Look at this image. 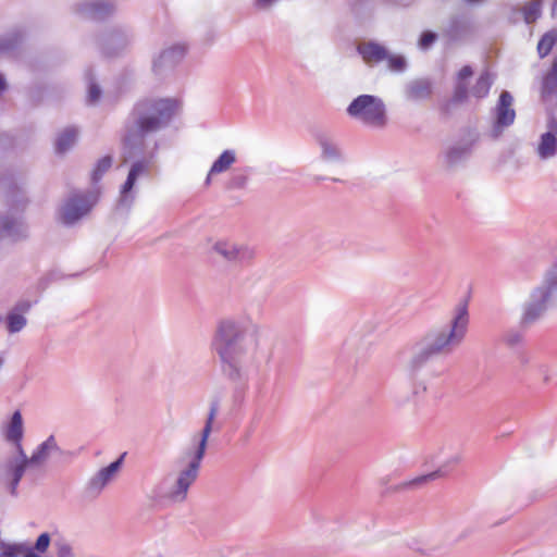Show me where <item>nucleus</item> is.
Returning a JSON list of instances; mask_svg holds the SVG:
<instances>
[{
    "label": "nucleus",
    "mask_w": 557,
    "mask_h": 557,
    "mask_svg": "<svg viewBox=\"0 0 557 557\" xmlns=\"http://www.w3.org/2000/svg\"><path fill=\"white\" fill-rule=\"evenodd\" d=\"M8 330L10 333H17L26 325V319L18 313H10L7 318Z\"/></svg>",
    "instance_id": "obj_32"
},
{
    "label": "nucleus",
    "mask_w": 557,
    "mask_h": 557,
    "mask_svg": "<svg viewBox=\"0 0 557 557\" xmlns=\"http://www.w3.org/2000/svg\"><path fill=\"white\" fill-rule=\"evenodd\" d=\"M494 116L495 120L492 134L496 138L503 133L505 128L512 125L516 120L513 97L509 91H502L499 99L494 108Z\"/></svg>",
    "instance_id": "obj_11"
},
{
    "label": "nucleus",
    "mask_w": 557,
    "mask_h": 557,
    "mask_svg": "<svg viewBox=\"0 0 557 557\" xmlns=\"http://www.w3.org/2000/svg\"><path fill=\"white\" fill-rule=\"evenodd\" d=\"M24 38L25 30L20 26L13 27L0 36V55L9 54L16 50Z\"/></svg>",
    "instance_id": "obj_23"
},
{
    "label": "nucleus",
    "mask_w": 557,
    "mask_h": 557,
    "mask_svg": "<svg viewBox=\"0 0 557 557\" xmlns=\"http://www.w3.org/2000/svg\"><path fill=\"white\" fill-rule=\"evenodd\" d=\"M388 63V69L394 72H404L407 67V62L401 55H391L388 54L387 59H385Z\"/></svg>",
    "instance_id": "obj_35"
},
{
    "label": "nucleus",
    "mask_w": 557,
    "mask_h": 557,
    "mask_svg": "<svg viewBox=\"0 0 557 557\" xmlns=\"http://www.w3.org/2000/svg\"><path fill=\"white\" fill-rule=\"evenodd\" d=\"M24 548L21 545H9L4 552V557H15L18 553H23Z\"/></svg>",
    "instance_id": "obj_41"
},
{
    "label": "nucleus",
    "mask_w": 557,
    "mask_h": 557,
    "mask_svg": "<svg viewBox=\"0 0 557 557\" xmlns=\"http://www.w3.org/2000/svg\"><path fill=\"white\" fill-rule=\"evenodd\" d=\"M2 237H8L13 240L27 237V225L22 216L10 212L0 215V238Z\"/></svg>",
    "instance_id": "obj_13"
},
{
    "label": "nucleus",
    "mask_w": 557,
    "mask_h": 557,
    "mask_svg": "<svg viewBox=\"0 0 557 557\" xmlns=\"http://www.w3.org/2000/svg\"><path fill=\"white\" fill-rule=\"evenodd\" d=\"M212 251L221 257L225 262L235 265L247 264L256 257V251L252 247L231 240L216 242L212 246Z\"/></svg>",
    "instance_id": "obj_10"
},
{
    "label": "nucleus",
    "mask_w": 557,
    "mask_h": 557,
    "mask_svg": "<svg viewBox=\"0 0 557 557\" xmlns=\"http://www.w3.org/2000/svg\"><path fill=\"white\" fill-rule=\"evenodd\" d=\"M473 70L470 65H465L458 73V82H465L467 78L472 76Z\"/></svg>",
    "instance_id": "obj_42"
},
{
    "label": "nucleus",
    "mask_w": 557,
    "mask_h": 557,
    "mask_svg": "<svg viewBox=\"0 0 557 557\" xmlns=\"http://www.w3.org/2000/svg\"><path fill=\"white\" fill-rule=\"evenodd\" d=\"M493 82L494 78L488 71L482 72L471 89L472 96L478 99L485 98L490 92Z\"/></svg>",
    "instance_id": "obj_28"
},
{
    "label": "nucleus",
    "mask_w": 557,
    "mask_h": 557,
    "mask_svg": "<svg viewBox=\"0 0 557 557\" xmlns=\"http://www.w3.org/2000/svg\"><path fill=\"white\" fill-rule=\"evenodd\" d=\"M24 435L23 418L22 413L16 410L13 412L9 424L4 430V437L8 442L15 446V451L22 454L24 448L22 446V438Z\"/></svg>",
    "instance_id": "obj_18"
},
{
    "label": "nucleus",
    "mask_w": 557,
    "mask_h": 557,
    "mask_svg": "<svg viewBox=\"0 0 557 557\" xmlns=\"http://www.w3.org/2000/svg\"><path fill=\"white\" fill-rule=\"evenodd\" d=\"M315 140L321 149V158L329 162H339L342 160V151L334 139L325 133L315 135Z\"/></svg>",
    "instance_id": "obj_20"
},
{
    "label": "nucleus",
    "mask_w": 557,
    "mask_h": 557,
    "mask_svg": "<svg viewBox=\"0 0 557 557\" xmlns=\"http://www.w3.org/2000/svg\"><path fill=\"white\" fill-rule=\"evenodd\" d=\"M474 34V23L467 13L451 15L443 27L441 36L447 47L462 44Z\"/></svg>",
    "instance_id": "obj_9"
},
{
    "label": "nucleus",
    "mask_w": 557,
    "mask_h": 557,
    "mask_svg": "<svg viewBox=\"0 0 557 557\" xmlns=\"http://www.w3.org/2000/svg\"><path fill=\"white\" fill-rule=\"evenodd\" d=\"M100 96H101L100 87L96 83L90 82L89 88H88V96H87L88 103L97 102L100 99Z\"/></svg>",
    "instance_id": "obj_40"
},
{
    "label": "nucleus",
    "mask_w": 557,
    "mask_h": 557,
    "mask_svg": "<svg viewBox=\"0 0 557 557\" xmlns=\"http://www.w3.org/2000/svg\"><path fill=\"white\" fill-rule=\"evenodd\" d=\"M522 341V336L521 334L515 332V333H509L507 336H506V343L510 346H515L517 344H519L520 342Z\"/></svg>",
    "instance_id": "obj_43"
},
{
    "label": "nucleus",
    "mask_w": 557,
    "mask_h": 557,
    "mask_svg": "<svg viewBox=\"0 0 557 557\" xmlns=\"http://www.w3.org/2000/svg\"><path fill=\"white\" fill-rule=\"evenodd\" d=\"M471 143H457L448 147L444 152V162L448 168H454L466 161L471 154Z\"/></svg>",
    "instance_id": "obj_21"
},
{
    "label": "nucleus",
    "mask_w": 557,
    "mask_h": 557,
    "mask_svg": "<svg viewBox=\"0 0 557 557\" xmlns=\"http://www.w3.org/2000/svg\"><path fill=\"white\" fill-rule=\"evenodd\" d=\"M537 154L541 159L553 158L557 153V119L550 116L547 121V132L541 135L537 146Z\"/></svg>",
    "instance_id": "obj_15"
},
{
    "label": "nucleus",
    "mask_w": 557,
    "mask_h": 557,
    "mask_svg": "<svg viewBox=\"0 0 557 557\" xmlns=\"http://www.w3.org/2000/svg\"><path fill=\"white\" fill-rule=\"evenodd\" d=\"M2 140H3V137H2V136H0V143H1Z\"/></svg>",
    "instance_id": "obj_53"
},
{
    "label": "nucleus",
    "mask_w": 557,
    "mask_h": 557,
    "mask_svg": "<svg viewBox=\"0 0 557 557\" xmlns=\"http://www.w3.org/2000/svg\"><path fill=\"white\" fill-rule=\"evenodd\" d=\"M7 89V82L2 74H0V94Z\"/></svg>",
    "instance_id": "obj_46"
},
{
    "label": "nucleus",
    "mask_w": 557,
    "mask_h": 557,
    "mask_svg": "<svg viewBox=\"0 0 557 557\" xmlns=\"http://www.w3.org/2000/svg\"><path fill=\"white\" fill-rule=\"evenodd\" d=\"M555 293H557V263L547 272L544 284L532 292L530 300L524 305L521 324L527 326L540 319Z\"/></svg>",
    "instance_id": "obj_6"
},
{
    "label": "nucleus",
    "mask_w": 557,
    "mask_h": 557,
    "mask_svg": "<svg viewBox=\"0 0 557 557\" xmlns=\"http://www.w3.org/2000/svg\"><path fill=\"white\" fill-rule=\"evenodd\" d=\"M28 308H29V305H28V304L24 306V309H25V310H27Z\"/></svg>",
    "instance_id": "obj_52"
},
{
    "label": "nucleus",
    "mask_w": 557,
    "mask_h": 557,
    "mask_svg": "<svg viewBox=\"0 0 557 557\" xmlns=\"http://www.w3.org/2000/svg\"><path fill=\"white\" fill-rule=\"evenodd\" d=\"M557 94V55L554 58L549 71L542 82V96L544 98Z\"/></svg>",
    "instance_id": "obj_26"
},
{
    "label": "nucleus",
    "mask_w": 557,
    "mask_h": 557,
    "mask_svg": "<svg viewBox=\"0 0 557 557\" xmlns=\"http://www.w3.org/2000/svg\"><path fill=\"white\" fill-rule=\"evenodd\" d=\"M4 360H3V357L0 355V368L2 367Z\"/></svg>",
    "instance_id": "obj_50"
},
{
    "label": "nucleus",
    "mask_w": 557,
    "mask_h": 557,
    "mask_svg": "<svg viewBox=\"0 0 557 557\" xmlns=\"http://www.w3.org/2000/svg\"><path fill=\"white\" fill-rule=\"evenodd\" d=\"M219 412V401L212 400L200 436L193 450L188 453L190 460L176 478L171 474L161 478L148 492L147 499L151 508L164 509L174 504L183 503L191 484L196 481L201 460L205 457L208 438L213 431V423Z\"/></svg>",
    "instance_id": "obj_2"
},
{
    "label": "nucleus",
    "mask_w": 557,
    "mask_h": 557,
    "mask_svg": "<svg viewBox=\"0 0 557 557\" xmlns=\"http://www.w3.org/2000/svg\"><path fill=\"white\" fill-rule=\"evenodd\" d=\"M112 165V157L104 156L100 160H98L96 168L92 171L91 180L94 183H97L101 180L103 174L111 168Z\"/></svg>",
    "instance_id": "obj_31"
},
{
    "label": "nucleus",
    "mask_w": 557,
    "mask_h": 557,
    "mask_svg": "<svg viewBox=\"0 0 557 557\" xmlns=\"http://www.w3.org/2000/svg\"><path fill=\"white\" fill-rule=\"evenodd\" d=\"M438 35L431 30H425L421 34L419 39V48L428 50L437 39Z\"/></svg>",
    "instance_id": "obj_36"
},
{
    "label": "nucleus",
    "mask_w": 557,
    "mask_h": 557,
    "mask_svg": "<svg viewBox=\"0 0 557 557\" xmlns=\"http://www.w3.org/2000/svg\"><path fill=\"white\" fill-rule=\"evenodd\" d=\"M250 169L242 168L235 169L228 177L225 187L228 190L244 189L249 181Z\"/></svg>",
    "instance_id": "obj_27"
},
{
    "label": "nucleus",
    "mask_w": 557,
    "mask_h": 557,
    "mask_svg": "<svg viewBox=\"0 0 557 557\" xmlns=\"http://www.w3.org/2000/svg\"><path fill=\"white\" fill-rule=\"evenodd\" d=\"M276 0H256V5L258 8H267L269 5H271L272 3H274Z\"/></svg>",
    "instance_id": "obj_45"
},
{
    "label": "nucleus",
    "mask_w": 557,
    "mask_h": 557,
    "mask_svg": "<svg viewBox=\"0 0 557 557\" xmlns=\"http://www.w3.org/2000/svg\"><path fill=\"white\" fill-rule=\"evenodd\" d=\"M185 51L186 48L183 45H175L163 50L153 62L154 71L159 72L162 67H173L183 59Z\"/></svg>",
    "instance_id": "obj_22"
},
{
    "label": "nucleus",
    "mask_w": 557,
    "mask_h": 557,
    "mask_svg": "<svg viewBox=\"0 0 557 557\" xmlns=\"http://www.w3.org/2000/svg\"><path fill=\"white\" fill-rule=\"evenodd\" d=\"M469 326L467 304H459L450 322L444 326L431 329L408 347L406 369L414 374L432 358L449 355L463 342Z\"/></svg>",
    "instance_id": "obj_4"
},
{
    "label": "nucleus",
    "mask_w": 557,
    "mask_h": 557,
    "mask_svg": "<svg viewBox=\"0 0 557 557\" xmlns=\"http://www.w3.org/2000/svg\"><path fill=\"white\" fill-rule=\"evenodd\" d=\"M432 94L433 83L426 77L411 79L404 88L405 98L413 102L428 100L431 98Z\"/></svg>",
    "instance_id": "obj_16"
},
{
    "label": "nucleus",
    "mask_w": 557,
    "mask_h": 557,
    "mask_svg": "<svg viewBox=\"0 0 557 557\" xmlns=\"http://www.w3.org/2000/svg\"><path fill=\"white\" fill-rule=\"evenodd\" d=\"M557 39L556 32H548L540 39L537 44V53L540 58H545L552 51Z\"/></svg>",
    "instance_id": "obj_30"
},
{
    "label": "nucleus",
    "mask_w": 557,
    "mask_h": 557,
    "mask_svg": "<svg viewBox=\"0 0 557 557\" xmlns=\"http://www.w3.org/2000/svg\"><path fill=\"white\" fill-rule=\"evenodd\" d=\"M357 51L368 64L380 63L388 57V52L385 47L375 41L359 44L357 46Z\"/></svg>",
    "instance_id": "obj_19"
},
{
    "label": "nucleus",
    "mask_w": 557,
    "mask_h": 557,
    "mask_svg": "<svg viewBox=\"0 0 557 557\" xmlns=\"http://www.w3.org/2000/svg\"><path fill=\"white\" fill-rule=\"evenodd\" d=\"M50 541L51 537L49 533H41L35 543L34 549L39 553H45L50 545Z\"/></svg>",
    "instance_id": "obj_39"
},
{
    "label": "nucleus",
    "mask_w": 557,
    "mask_h": 557,
    "mask_svg": "<svg viewBox=\"0 0 557 557\" xmlns=\"http://www.w3.org/2000/svg\"><path fill=\"white\" fill-rule=\"evenodd\" d=\"M24 557H41L38 554H36L33 549H28Z\"/></svg>",
    "instance_id": "obj_47"
},
{
    "label": "nucleus",
    "mask_w": 557,
    "mask_h": 557,
    "mask_svg": "<svg viewBox=\"0 0 557 557\" xmlns=\"http://www.w3.org/2000/svg\"><path fill=\"white\" fill-rule=\"evenodd\" d=\"M27 466L28 457L25 451H22V454L16 453V455L8 457L0 465V481L10 495L14 497L17 496V487Z\"/></svg>",
    "instance_id": "obj_8"
},
{
    "label": "nucleus",
    "mask_w": 557,
    "mask_h": 557,
    "mask_svg": "<svg viewBox=\"0 0 557 557\" xmlns=\"http://www.w3.org/2000/svg\"><path fill=\"white\" fill-rule=\"evenodd\" d=\"M178 109L173 98H144L138 100L124 123L122 137L124 162L136 159L131 165L126 181L120 190V205L129 207L134 201L132 194L139 176H148L158 149L153 137L165 129Z\"/></svg>",
    "instance_id": "obj_1"
},
{
    "label": "nucleus",
    "mask_w": 557,
    "mask_h": 557,
    "mask_svg": "<svg viewBox=\"0 0 557 557\" xmlns=\"http://www.w3.org/2000/svg\"><path fill=\"white\" fill-rule=\"evenodd\" d=\"M72 547L67 544H62L58 549V557H73Z\"/></svg>",
    "instance_id": "obj_44"
},
{
    "label": "nucleus",
    "mask_w": 557,
    "mask_h": 557,
    "mask_svg": "<svg viewBox=\"0 0 557 557\" xmlns=\"http://www.w3.org/2000/svg\"><path fill=\"white\" fill-rule=\"evenodd\" d=\"M60 450L57 441L53 435H50L45 442H42L34 450L30 457H28V465L40 466L45 463L51 453Z\"/></svg>",
    "instance_id": "obj_24"
},
{
    "label": "nucleus",
    "mask_w": 557,
    "mask_h": 557,
    "mask_svg": "<svg viewBox=\"0 0 557 557\" xmlns=\"http://www.w3.org/2000/svg\"><path fill=\"white\" fill-rule=\"evenodd\" d=\"M467 3L469 4H476V3H482L484 2L485 0H465Z\"/></svg>",
    "instance_id": "obj_48"
},
{
    "label": "nucleus",
    "mask_w": 557,
    "mask_h": 557,
    "mask_svg": "<svg viewBox=\"0 0 557 557\" xmlns=\"http://www.w3.org/2000/svg\"><path fill=\"white\" fill-rule=\"evenodd\" d=\"M448 469H447V466H443L441 467L440 469H437L436 471H433L426 475H422V476H419L414 480V483L416 484H420L422 482H426V481H430V480H434V479H437V478H441V476H444L448 473Z\"/></svg>",
    "instance_id": "obj_38"
},
{
    "label": "nucleus",
    "mask_w": 557,
    "mask_h": 557,
    "mask_svg": "<svg viewBox=\"0 0 557 557\" xmlns=\"http://www.w3.org/2000/svg\"><path fill=\"white\" fill-rule=\"evenodd\" d=\"M249 324L240 319H223L215 329L212 349L220 360L221 372L233 382L248 376L255 355L248 341Z\"/></svg>",
    "instance_id": "obj_3"
},
{
    "label": "nucleus",
    "mask_w": 557,
    "mask_h": 557,
    "mask_svg": "<svg viewBox=\"0 0 557 557\" xmlns=\"http://www.w3.org/2000/svg\"><path fill=\"white\" fill-rule=\"evenodd\" d=\"M97 200V194L90 190L71 193L60 209L62 223L74 224L92 209Z\"/></svg>",
    "instance_id": "obj_7"
},
{
    "label": "nucleus",
    "mask_w": 557,
    "mask_h": 557,
    "mask_svg": "<svg viewBox=\"0 0 557 557\" xmlns=\"http://www.w3.org/2000/svg\"><path fill=\"white\" fill-rule=\"evenodd\" d=\"M236 162V153L234 150H224L213 162L206 178V185L211 182V176L227 171Z\"/></svg>",
    "instance_id": "obj_25"
},
{
    "label": "nucleus",
    "mask_w": 557,
    "mask_h": 557,
    "mask_svg": "<svg viewBox=\"0 0 557 557\" xmlns=\"http://www.w3.org/2000/svg\"><path fill=\"white\" fill-rule=\"evenodd\" d=\"M346 111L351 119L369 127L383 128L387 123L385 103L377 96L360 95Z\"/></svg>",
    "instance_id": "obj_5"
},
{
    "label": "nucleus",
    "mask_w": 557,
    "mask_h": 557,
    "mask_svg": "<svg viewBox=\"0 0 557 557\" xmlns=\"http://www.w3.org/2000/svg\"><path fill=\"white\" fill-rule=\"evenodd\" d=\"M468 98V86L465 82H457L453 95V101L460 103Z\"/></svg>",
    "instance_id": "obj_37"
},
{
    "label": "nucleus",
    "mask_w": 557,
    "mask_h": 557,
    "mask_svg": "<svg viewBox=\"0 0 557 557\" xmlns=\"http://www.w3.org/2000/svg\"><path fill=\"white\" fill-rule=\"evenodd\" d=\"M459 460H460V458H459L458 456H455V457H453V458L449 460V463H451V465H456V463H458V462H459Z\"/></svg>",
    "instance_id": "obj_49"
},
{
    "label": "nucleus",
    "mask_w": 557,
    "mask_h": 557,
    "mask_svg": "<svg viewBox=\"0 0 557 557\" xmlns=\"http://www.w3.org/2000/svg\"><path fill=\"white\" fill-rule=\"evenodd\" d=\"M524 21L530 24L534 22L541 14V4L539 2H531L524 8Z\"/></svg>",
    "instance_id": "obj_34"
},
{
    "label": "nucleus",
    "mask_w": 557,
    "mask_h": 557,
    "mask_svg": "<svg viewBox=\"0 0 557 557\" xmlns=\"http://www.w3.org/2000/svg\"><path fill=\"white\" fill-rule=\"evenodd\" d=\"M0 184L4 186L5 185V180H1Z\"/></svg>",
    "instance_id": "obj_51"
},
{
    "label": "nucleus",
    "mask_w": 557,
    "mask_h": 557,
    "mask_svg": "<svg viewBox=\"0 0 557 557\" xmlns=\"http://www.w3.org/2000/svg\"><path fill=\"white\" fill-rule=\"evenodd\" d=\"M131 42V36L126 30L114 29L100 39L101 52L107 57L119 55Z\"/></svg>",
    "instance_id": "obj_12"
},
{
    "label": "nucleus",
    "mask_w": 557,
    "mask_h": 557,
    "mask_svg": "<svg viewBox=\"0 0 557 557\" xmlns=\"http://www.w3.org/2000/svg\"><path fill=\"white\" fill-rule=\"evenodd\" d=\"M123 456L111 462L108 467L100 469L88 482L87 490L94 495L100 494L102 488L113 480L122 466Z\"/></svg>",
    "instance_id": "obj_17"
},
{
    "label": "nucleus",
    "mask_w": 557,
    "mask_h": 557,
    "mask_svg": "<svg viewBox=\"0 0 557 557\" xmlns=\"http://www.w3.org/2000/svg\"><path fill=\"white\" fill-rule=\"evenodd\" d=\"M79 14L92 21H103L115 12V5L108 0H95L81 3L77 8Z\"/></svg>",
    "instance_id": "obj_14"
},
{
    "label": "nucleus",
    "mask_w": 557,
    "mask_h": 557,
    "mask_svg": "<svg viewBox=\"0 0 557 557\" xmlns=\"http://www.w3.org/2000/svg\"><path fill=\"white\" fill-rule=\"evenodd\" d=\"M77 129L74 127L65 128L55 140V151L63 153L67 151L76 141Z\"/></svg>",
    "instance_id": "obj_29"
},
{
    "label": "nucleus",
    "mask_w": 557,
    "mask_h": 557,
    "mask_svg": "<svg viewBox=\"0 0 557 557\" xmlns=\"http://www.w3.org/2000/svg\"><path fill=\"white\" fill-rule=\"evenodd\" d=\"M8 203L10 206L15 207L18 209L20 207L22 209L25 208L26 200L24 195L21 193L20 188L14 187L12 190L8 193Z\"/></svg>",
    "instance_id": "obj_33"
}]
</instances>
